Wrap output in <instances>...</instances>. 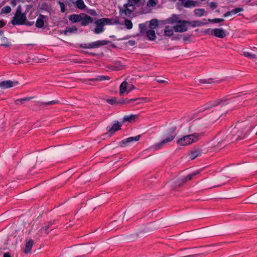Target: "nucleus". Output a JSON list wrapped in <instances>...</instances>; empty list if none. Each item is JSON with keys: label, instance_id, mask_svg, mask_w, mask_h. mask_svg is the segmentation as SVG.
<instances>
[{"label": "nucleus", "instance_id": "423d86ee", "mask_svg": "<svg viewBox=\"0 0 257 257\" xmlns=\"http://www.w3.org/2000/svg\"><path fill=\"white\" fill-rule=\"evenodd\" d=\"M190 24V22L180 20L178 24L173 27V29L176 32L183 33L187 30V25Z\"/></svg>", "mask_w": 257, "mask_h": 257}, {"label": "nucleus", "instance_id": "680f3d73", "mask_svg": "<svg viewBox=\"0 0 257 257\" xmlns=\"http://www.w3.org/2000/svg\"><path fill=\"white\" fill-rule=\"evenodd\" d=\"M33 98H34V97H33V96H32V97H27L23 98V99H24V101L25 102V101H29L31 99H33Z\"/></svg>", "mask_w": 257, "mask_h": 257}, {"label": "nucleus", "instance_id": "f257e3e1", "mask_svg": "<svg viewBox=\"0 0 257 257\" xmlns=\"http://www.w3.org/2000/svg\"><path fill=\"white\" fill-rule=\"evenodd\" d=\"M250 127L246 123H239L231 128L230 134L226 137V139L232 142L243 139L246 136Z\"/></svg>", "mask_w": 257, "mask_h": 257}, {"label": "nucleus", "instance_id": "1a4fd4ad", "mask_svg": "<svg viewBox=\"0 0 257 257\" xmlns=\"http://www.w3.org/2000/svg\"><path fill=\"white\" fill-rule=\"evenodd\" d=\"M141 137L140 135H138L137 136H136L135 137H129L127 139H124L122 141H121L119 143V146L120 147H124L127 145V144L130 143L135 142V141H138L139 140L140 138Z\"/></svg>", "mask_w": 257, "mask_h": 257}, {"label": "nucleus", "instance_id": "2eb2a0df", "mask_svg": "<svg viewBox=\"0 0 257 257\" xmlns=\"http://www.w3.org/2000/svg\"><path fill=\"white\" fill-rule=\"evenodd\" d=\"M109 43V41L106 40H102V41H97L92 43H90V49H94L98 48L100 46L107 45Z\"/></svg>", "mask_w": 257, "mask_h": 257}, {"label": "nucleus", "instance_id": "e433bc0d", "mask_svg": "<svg viewBox=\"0 0 257 257\" xmlns=\"http://www.w3.org/2000/svg\"><path fill=\"white\" fill-rule=\"evenodd\" d=\"M242 55L247 58H250L251 59H254L256 58L255 55L251 54L246 51H243Z\"/></svg>", "mask_w": 257, "mask_h": 257}, {"label": "nucleus", "instance_id": "4be33fe9", "mask_svg": "<svg viewBox=\"0 0 257 257\" xmlns=\"http://www.w3.org/2000/svg\"><path fill=\"white\" fill-rule=\"evenodd\" d=\"M201 154V151L199 149H196L191 151L189 157L191 160H194Z\"/></svg>", "mask_w": 257, "mask_h": 257}, {"label": "nucleus", "instance_id": "b1692460", "mask_svg": "<svg viewBox=\"0 0 257 257\" xmlns=\"http://www.w3.org/2000/svg\"><path fill=\"white\" fill-rule=\"evenodd\" d=\"M127 90V83L126 81H124L122 82L119 86V93L120 95H122L124 92Z\"/></svg>", "mask_w": 257, "mask_h": 257}, {"label": "nucleus", "instance_id": "3c124183", "mask_svg": "<svg viewBox=\"0 0 257 257\" xmlns=\"http://www.w3.org/2000/svg\"><path fill=\"white\" fill-rule=\"evenodd\" d=\"M24 102L23 98L18 99L15 101V104L16 105L22 104Z\"/></svg>", "mask_w": 257, "mask_h": 257}, {"label": "nucleus", "instance_id": "e2e57ef3", "mask_svg": "<svg viewBox=\"0 0 257 257\" xmlns=\"http://www.w3.org/2000/svg\"><path fill=\"white\" fill-rule=\"evenodd\" d=\"M156 80L158 82H159V83H164L167 82V81H166L164 80H162V79H158V78H157V79H156Z\"/></svg>", "mask_w": 257, "mask_h": 257}, {"label": "nucleus", "instance_id": "58836bf2", "mask_svg": "<svg viewBox=\"0 0 257 257\" xmlns=\"http://www.w3.org/2000/svg\"><path fill=\"white\" fill-rule=\"evenodd\" d=\"M124 25L127 29H131L133 28V23L131 20L125 19L124 21Z\"/></svg>", "mask_w": 257, "mask_h": 257}, {"label": "nucleus", "instance_id": "473e14b6", "mask_svg": "<svg viewBox=\"0 0 257 257\" xmlns=\"http://www.w3.org/2000/svg\"><path fill=\"white\" fill-rule=\"evenodd\" d=\"M194 15L197 17H201L203 16L205 13L204 9H197L194 11Z\"/></svg>", "mask_w": 257, "mask_h": 257}, {"label": "nucleus", "instance_id": "864d4df0", "mask_svg": "<svg viewBox=\"0 0 257 257\" xmlns=\"http://www.w3.org/2000/svg\"><path fill=\"white\" fill-rule=\"evenodd\" d=\"M90 43L89 44H80V47L82 48H84V49H90Z\"/></svg>", "mask_w": 257, "mask_h": 257}, {"label": "nucleus", "instance_id": "5fc2aeb1", "mask_svg": "<svg viewBox=\"0 0 257 257\" xmlns=\"http://www.w3.org/2000/svg\"><path fill=\"white\" fill-rule=\"evenodd\" d=\"M209 7L211 9L214 10L217 8V4L215 2H211L209 4Z\"/></svg>", "mask_w": 257, "mask_h": 257}, {"label": "nucleus", "instance_id": "6e6552de", "mask_svg": "<svg viewBox=\"0 0 257 257\" xmlns=\"http://www.w3.org/2000/svg\"><path fill=\"white\" fill-rule=\"evenodd\" d=\"M182 6L185 8H190L195 7L196 6H199L200 3L198 1H194L192 0H179Z\"/></svg>", "mask_w": 257, "mask_h": 257}, {"label": "nucleus", "instance_id": "9b49d317", "mask_svg": "<svg viewBox=\"0 0 257 257\" xmlns=\"http://www.w3.org/2000/svg\"><path fill=\"white\" fill-rule=\"evenodd\" d=\"M48 20V18L47 16L43 15H40L36 21L35 26L38 28H41L44 26V23L47 22Z\"/></svg>", "mask_w": 257, "mask_h": 257}, {"label": "nucleus", "instance_id": "cd10ccee", "mask_svg": "<svg viewBox=\"0 0 257 257\" xmlns=\"http://www.w3.org/2000/svg\"><path fill=\"white\" fill-rule=\"evenodd\" d=\"M249 198H250L249 200H248V199H245L243 200V201L245 203H257V194L255 195V194L251 195Z\"/></svg>", "mask_w": 257, "mask_h": 257}, {"label": "nucleus", "instance_id": "dca6fc26", "mask_svg": "<svg viewBox=\"0 0 257 257\" xmlns=\"http://www.w3.org/2000/svg\"><path fill=\"white\" fill-rule=\"evenodd\" d=\"M101 20H98L95 22V24L96 25V27L95 28L94 32L95 34H98L104 31L103 24L101 22Z\"/></svg>", "mask_w": 257, "mask_h": 257}, {"label": "nucleus", "instance_id": "a211bd4d", "mask_svg": "<svg viewBox=\"0 0 257 257\" xmlns=\"http://www.w3.org/2000/svg\"><path fill=\"white\" fill-rule=\"evenodd\" d=\"M134 10V8H130L123 5V8L120 9L119 13L121 15L124 14L127 17H130Z\"/></svg>", "mask_w": 257, "mask_h": 257}, {"label": "nucleus", "instance_id": "6ab92c4d", "mask_svg": "<svg viewBox=\"0 0 257 257\" xmlns=\"http://www.w3.org/2000/svg\"><path fill=\"white\" fill-rule=\"evenodd\" d=\"M68 19L70 21H71L73 23L80 22L82 20V13L79 15H77V14L70 15L69 16Z\"/></svg>", "mask_w": 257, "mask_h": 257}, {"label": "nucleus", "instance_id": "774afa93", "mask_svg": "<svg viewBox=\"0 0 257 257\" xmlns=\"http://www.w3.org/2000/svg\"><path fill=\"white\" fill-rule=\"evenodd\" d=\"M89 14L93 16H95L96 15V13L94 10H91L89 12Z\"/></svg>", "mask_w": 257, "mask_h": 257}, {"label": "nucleus", "instance_id": "338daca9", "mask_svg": "<svg viewBox=\"0 0 257 257\" xmlns=\"http://www.w3.org/2000/svg\"><path fill=\"white\" fill-rule=\"evenodd\" d=\"M3 257H11V256L9 252H6L4 254Z\"/></svg>", "mask_w": 257, "mask_h": 257}, {"label": "nucleus", "instance_id": "37998d69", "mask_svg": "<svg viewBox=\"0 0 257 257\" xmlns=\"http://www.w3.org/2000/svg\"><path fill=\"white\" fill-rule=\"evenodd\" d=\"M208 21L213 23H218L223 22L224 20L223 19L215 18L214 19H208Z\"/></svg>", "mask_w": 257, "mask_h": 257}, {"label": "nucleus", "instance_id": "4c0bfd02", "mask_svg": "<svg viewBox=\"0 0 257 257\" xmlns=\"http://www.w3.org/2000/svg\"><path fill=\"white\" fill-rule=\"evenodd\" d=\"M107 102L110 104H113L115 103H121L124 104L123 102H124V100H123L122 102H117L116 101V98H113L111 99H108L106 100Z\"/></svg>", "mask_w": 257, "mask_h": 257}, {"label": "nucleus", "instance_id": "412c9836", "mask_svg": "<svg viewBox=\"0 0 257 257\" xmlns=\"http://www.w3.org/2000/svg\"><path fill=\"white\" fill-rule=\"evenodd\" d=\"M34 244V241L33 239H30L26 242V244L24 249V252L28 253L31 252L33 245Z\"/></svg>", "mask_w": 257, "mask_h": 257}, {"label": "nucleus", "instance_id": "69168bd1", "mask_svg": "<svg viewBox=\"0 0 257 257\" xmlns=\"http://www.w3.org/2000/svg\"><path fill=\"white\" fill-rule=\"evenodd\" d=\"M5 25V23L3 20H0V28H2Z\"/></svg>", "mask_w": 257, "mask_h": 257}, {"label": "nucleus", "instance_id": "79ce46f5", "mask_svg": "<svg viewBox=\"0 0 257 257\" xmlns=\"http://www.w3.org/2000/svg\"><path fill=\"white\" fill-rule=\"evenodd\" d=\"M136 4H134L132 0H128V3L127 4H125L124 5V6L130 8H134V10L135 9V5Z\"/></svg>", "mask_w": 257, "mask_h": 257}, {"label": "nucleus", "instance_id": "5701e85b", "mask_svg": "<svg viewBox=\"0 0 257 257\" xmlns=\"http://www.w3.org/2000/svg\"><path fill=\"white\" fill-rule=\"evenodd\" d=\"M99 20H101V22H102L104 26L105 25H111L114 24H116L118 23V21H113V20L111 19L102 18Z\"/></svg>", "mask_w": 257, "mask_h": 257}, {"label": "nucleus", "instance_id": "aec40b11", "mask_svg": "<svg viewBox=\"0 0 257 257\" xmlns=\"http://www.w3.org/2000/svg\"><path fill=\"white\" fill-rule=\"evenodd\" d=\"M138 118V115L137 114H131L129 115H125L123 118V122L128 121L133 122L136 120Z\"/></svg>", "mask_w": 257, "mask_h": 257}, {"label": "nucleus", "instance_id": "7ed1b4c3", "mask_svg": "<svg viewBox=\"0 0 257 257\" xmlns=\"http://www.w3.org/2000/svg\"><path fill=\"white\" fill-rule=\"evenodd\" d=\"M176 127H172L168 129L167 133L165 134V138L163 139L160 143H157L154 145L153 148L155 150H158L162 148L167 143L171 142L176 136Z\"/></svg>", "mask_w": 257, "mask_h": 257}, {"label": "nucleus", "instance_id": "0eeeda50", "mask_svg": "<svg viewBox=\"0 0 257 257\" xmlns=\"http://www.w3.org/2000/svg\"><path fill=\"white\" fill-rule=\"evenodd\" d=\"M196 174L197 173H193L189 175H188L186 176L181 177L177 182L175 183L174 187H177L180 186L183 183L187 182L188 180H190L191 179H192L193 177H194Z\"/></svg>", "mask_w": 257, "mask_h": 257}, {"label": "nucleus", "instance_id": "f03ea898", "mask_svg": "<svg viewBox=\"0 0 257 257\" xmlns=\"http://www.w3.org/2000/svg\"><path fill=\"white\" fill-rule=\"evenodd\" d=\"M203 133H194L193 134L184 136L178 139L177 141V144L180 146H185L197 142Z\"/></svg>", "mask_w": 257, "mask_h": 257}, {"label": "nucleus", "instance_id": "72a5a7b5", "mask_svg": "<svg viewBox=\"0 0 257 257\" xmlns=\"http://www.w3.org/2000/svg\"><path fill=\"white\" fill-rule=\"evenodd\" d=\"M219 103L218 101H214L213 102H211L208 104H206L203 106V108L202 110L208 109L211 108L212 106L217 105Z\"/></svg>", "mask_w": 257, "mask_h": 257}, {"label": "nucleus", "instance_id": "052dcab7", "mask_svg": "<svg viewBox=\"0 0 257 257\" xmlns=\"http://www.w3.org/2000/svg\"><path fill=\"white\" fill-rule=\"evenodd\" d=\"M231 14H232V12H231V11H228V12H227L226 13H225L224 14L223 16L224 17H228L229 16H230Z\"/></svg>", "mask_w": 257, "mask_h": 257}, {"label": "nucleus", "instance_id": "de8ad7c7", "mask_svg": "<svg viewBox=\"0 0 257 257\" xmlns=\"http://www.w3.org/2000/svg\"><path fill=\"white\" fill-rule=\"evenodd\" d=\"M243 11V9L241 8H237L236 9H233V10L231 11V12H232V14H236L239 12H242Z\"/></svg>", "mask_w": 257, "mask_h": 257}, {"label": "nucleus", "instance_id": "8fccbe9b", "mask_svg": "<svg viewBox=\"0 0 257 257\" xmlns=\"http://www.w3.org/2000/svg\"><path fill=\"white\" fill-rule=\"evenodd\" d=\"M58 4L61 8V12L62 13H64L65 12V4L63 3L60 1L58 2Z\"/></svg>", "mask_w": 257, "mask_h": 257}, {"label": "nucleus", "instance_id": "13d9d810", "mask_svg": "<svg viewBox=\"0 0 257 257\" xmlns=\"http://www.w3.org/2000/svg\"><path fill=\"white\" fill-rule=\"evenodd\" d=\"M140 235H141V233H140V234H138V233L133 234L132 235V236H131L130 239H135L136 238L138 237Z\"/></svg>", "mask_w": 257, "mask_h": 257}, {"label": "nucleus", "instance_id": "f3484780", "mask_svg": "<svg viewBox=\"0 0 257 257\" xmlns=\"http://www.w3.org/2000/svg\"><path fill=\"white\" fill-rule=\"evenodd\" d=\"M121 125L119 124L118 121H115V123L113 124L112 127H107V130L108 133H110V136L113 134L115 132L119 130L120 129Z\"/></svg>", "mask_w": 257, "mask_h": 257}, {"label": "nucleus", "instance_id": "f8f14e48", "mask_svg": "<svg viewBox=\"0 0 257 257\" xmlns=\"http://www.w3.org/2000/svg\"><path fill=\"white\" fill-rule=\"evenodd\" d=\"M207 31L213 33L214 36L219 38H223L226 36L225 32L222 29H208Z\"/></svg>", "mask_w": 257, "mask_h": 257}, {"label": "nucleus", "instance_id": "4468645a", "mask_svg": "<svg viewBox=\"0 0 257 257\" xmlns=\"http://www.w3.org/2000/svg\"><path fill=\"white\" fill-rule=\"evenodd\" d=\"M146 99V98L145 97H139L134 99H126L124 100V102L123 103L125 104H129L134 102H136V103L135 105H137L145 102Z\"/></svg>", "mask_w": 257, "mask_h": 257}, {"label": "nucleus", "instance_id": "7c9ffc66", "mask_svg": "<svg viewBox=\"0 0 257 257\" xmlns=\"http://www.w3.org/2000/svg\"><path fill=\"white\" fill-rule=\"evenodd\" d=\"M173 30L171 27L167 26H166L164 30V33L166 36H171L173 34Z\"/></svg>", "mask_w": 257, "mask_h": 257}, {"label": "nucleus", "instance_id": "c9c22d12", "mask_svg": "<svg viewBox=\"0 0 257 257\" xmlns=\"http://www.w3.org/2000/svg\"><path fill=\"white\" fill-rule=\"evenodd\" d=\"M195 82L198 85H199L201 83L210 84V83H212L213 82L211 81V79H197V80H195Z\"/></svg>", "mask_w": 257, "mask_h": 257}, {"label": "nucleus", "instance_id": "f704fd0d", "mask_svg": "<svg viewBox=\"0 0 257 257\" xmlns=\"http://www.w3.org/2000/svg\"><path fill=\"white\" fill-rule=\"evenodd\" d=\"M158 25V20L156 19H152L150 21L149 27L151 29H155Z\"/></svg>", "mask_w": 257, "mask_h": 257}, {"label": "nucleus", "instance_id": "603ef678", "mask_svg": "<svg viewBox=\"0 0 257 257\" xmlns=\"http://www.w3.org/2000/svg\"><path fill=\"white\" fill-rule=\"evenodd\" d=\"M52 223L51 222H48L45 226H44L42 228L44 229L45 232L47 233H48L49 232H47L48 229L51 226Z\"/></svg>", "mask_w": 257, "mask_h": 257}, {"label": "nucleus", "instance_id": "6e6d98bb", "mask_svg": "<svg viewBox=\"0 0 257 257\" xmlns=\"http://www.w3.org/2000/svg\"><path fill=\"white\" fill-rule=\"evenodd\" d=\"M135 86L133 84L128 85L127 84V92L128 93L131 92L132 90L134 89Z\"/></svg>", "mask_w": 257, "mask_h": 257}, {"label": "nucleus", "instance_id": "4d7b16f0", "mask_svg": "<svg viewBox=\"0 0 257 257\" xmlns=\"http://www.w3.org/2000/svg\"><path fill=\"white\" fill-rule=\"evenodd\" d=\"M41 8L44 9V10H47L48 9V4L44 2V3H43L42 4H41Z\"/></svg>", "mask_w": 257, "mask_h": 257}, {"label": "nucleus", "instance_id": "393cba45", "mask_svg": "<svg viewBox=\"0 0 257 257\" xmlns=\"http://www.w3.org/2000/svg\"><path fill=\"white\" fill-rule=\"evenodd\" d=\"M147 36L150 40L153 41L156 39V33L152 29L149 30L146 32Z\"/></svg>", "mask_w": 257, "mask_h": 257}, {"label": "nucleus", "instance_id": "ea45409f", "mask_svg": "<svg viewBox=\"0 0 257 257\" xmlns=\"http://www.w3.org/2000/svg\"><path fill=\"white\" fill-rule=\"evenodd\" d=\"M58 103V100H52V101H49L48 102H40V106H43V105H53V104H55Z\"/></svg>", "mask_w": 257, "mask_h": 257}, {"label": "nucleus", "instance_id": "2f4dec72", "mask_svg": "<svg viewBox=\"0 0 257 257\" xmlns=\"http://www.w3.org/2000/svg\"><path fill=\"white\" fill-rule=\"evenodd\" d=\"M1 45L5 47H9L11 45V43L9 42L8 39L6 37H3L1 39Z\"/></svg>", "mask_w": 257, "mask_h": 257}, {"label": "nucleus", "instance_id": "39448f33", "mask_svg": "<svg viewBox=\"0 0 257 257\" xmlns=\"http://www.w3.org/2000/svg\"><path fill=\"white\" fill-rule=\"evenodd\" d=\"M27 21L26 15L25 14H15L11 23L13 25H22L25 23Z\"/></svg>", "mask_w": 257, "mask_h": 257}, {"label": "nucleus", "instance_id": "09e8293b", "mask_svg": "<svg viewBox=\"0 0 257 257\" xmlns=\"http://www.w3.org/2000/svg\"><path fill=\"white\" fill-rule=\"evenodd\" d=\"M109 77L106 76H99L97 78L95 79L97 81H101L104 80H109Z\"/></svg>", "mask_w": 257, "mask_h": 257}, {"label": "nucleus", "instance_id": "a878e982", "mask_svg": "<svg viewBox=\"0 0 257 257\" xmlns=\"http://www.w3.org/2000/svg\"><path fill=\"white\" fill-rule=\"evenodd\" d=\"M78 249L82 253H88L90 252L92 250V247L88 245H83L80 246Z\"/></svg>", "mask_w": 257, "mask_h": 257}, {"label": "nucleus", "instance_id": "bb28decb", "mask_svg": "<svg viewBox=\"0 0 257 257\" xmlns=\"http://www.w3.org/2000/svg\"><path fill=\"white\" fill-rule=\"evenodd\" d=\"M123 68V66L121 64V63L119 61H115L113 64L111 66V68L112 70L118 71L122 69Z\"/></svg>", "mask_w": 257, "mask_h": 257}, {"label": "nucleus", "instance_id": "0e129e2a", "mask_svg": "<svg viewBox=\"0 0 257 257\" xmlns=\"http://www.w3.org/2000/svg\"><path fill=\"white\" fill-rule=\"evenodd\" d=\"M11 4L13 7H15L17 5V0H12Z\"/></svg>", "mask_w": 257, "mask_h": 257}, {"label": "nucleus", "instance_id": "c756f323", "mask_svg": "<svg viewBox=\"0 0 257 257\" xmlns=\"http://www.w3.org/2000/svg\"><path fill=\"white\" fill-rule=\"evenodd\" d=\"M75 4L76 8L80 10H84L86 7L83 0H77Z\"/></svg>", "mask_w": 257, "mask_h": 257}, {"label": "nucleus", "instance_id": "a19ab883", "mask_svg": "<svg viewBox=\"0 0 257 257\" xmlns=\"http://www.w3.org/2000/svg\"><path fill=\"white\" fill-rule=\"evenodd\" d=\"M11 11V8L10 6H7L2 9V13L8 14Z\"/></svg>", "mask_w": 257, "mask_h": 257}, {"label": "nucleus", "instance_id": "20e7f679", "mask_svg": "<svg viewBox=\"0 0 257 257\" xmlns=\"http://www.w3.org/2000/svg\"><path fill=\"white\" fill-rule=\"evenodd\" d=\"M204 126L203 122L200 120H195L192 122V124L189 127L188 131L189 133H198L203 130Z\"/></svg>", "mask_w": 257, "mask_h": 257}, {"label": "nucleus", "instance_id": "bf43d9fd", "mask_svg": "<svg viewBox=\"0 0 257 257\" xmlns=\"http://www.w3.org/2000/svg\"><path fill=\"white\" fill-rule=\"evenodd\" d=\"M21 11H22L21 7V6H19L17 9L16 14H18V13L19 14H22Z\"/></svg>", "mask_w": 257, "mask_h": 257}, {"label": "nucleus", "instance_id": "49530a36", "mask_svg": "<svg viewBox=\"0 0 257 257\" xmlns=\"http://www.w3.org/2000/svg\"><path fill=\"white\" fill-rule=\"evenodd\" d=\"M157 3V0H149L147 3L149 7H155Z\"/></svg>", "mask_w": 257, "mask_h": 257}, {"label": "nucleus", "instance_id": "c03bdc74", "mask_svg": "<svg viewBox=\"0 0 257 257\" xmlns=\"http://www.w3.org/2000/svg\"><path fill=\"white\" fill-rule=\"evenodd\" d=\"M139 28L141 33H144L146 31V26L145 24H140L139 25Z\"/></svg>", "mask_w": 257, "mask_h": 257}, {"label": "nucleus", "instance_id": "a18cd8bd", "mask_svg": "<svg viewBox=\"0 0 257 257\" xmlns=\"http://www.w3.org/2000/svg\"><path fill=\"white\" fill-rule=\"evenodd\" d=\"M190 23L189 25H191L193 27L200 26L202 24L201 22L198 21H193Z\"/></svg>", "mask_w": 257, "mask_h": 257}, {"label": "nucleus", "instance_id": "9d476101", "mask_svg": "<svg viewBox=\"0 0 257 257\" xmlns=\"http://www.w3.org/2000/svg\"><path fill=\"white\" fill-rule=\"evenodd\" d=\"M18 84V82L17 81L5 80L0 82V87L3 89H7Z\"/></svg>", "mask_w": 257, "mask_h": 257}, {"label": "nucleus", "instance_id": "c85d7f7f", "mask_svg": "<svg viewBox=\"0 0 257 257\" xmlns=\"http://www.w3.org/2000/svg\"><path fill=\"white\" fill-rule=\"evenodd\" d=\"M78 31L77 28L75 26L73 27H66V30L64 31L63 33L64 35H66L67 33H76Z\"/></svg>", "mask_w": 257, "mask_h": 257}, {"label": "nucleus", "instance_id": "ddd939ff", "mask_svg": "<svg viewBox=\"0 0 257 257\" xmlns=\"http://www.w3.org/2000/svg\"><path fill=\"white\" fill-rule=\"evenodd\" d=\"M82 19L81 24L83 26H86L93 21V18L84 13H82Z\"/></svg>", "mask_w": 257, "mask_h": 257}]
</instances>
